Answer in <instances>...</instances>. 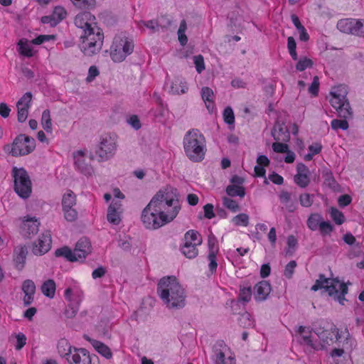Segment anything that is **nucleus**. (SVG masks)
<instances>
[{
	"instance_id": "nucleus-1",
	"label": "nucleus",
	"mask_w": 364,
	"mask_h": 364,
	"mask_svg": "<svg viewBox=\"0 0 364 364\" xmlns=\"http://www.w3.org/2000/svg\"><path fill=\"white\" fill-rule=\"evenodd\" d=\"M181 210L177 189L166 186L160 188L143 209L141 221L146 229L157 230L173 222Z\"/></svg>"
},
{
	"instance_id": "nucleus-2",
	"label": "nucleus",
	"mask_w": 364,
	"mask_h": 364,
	"mask_svg": "<svg viewBox=\"0 0 364 364\" xmlns=\"http://www.w3.org/2000/svg\"><path fill=\"white\" fill-rule=\"evenodd\" d=\"M296 332L298 341L309 350H323L333 344L334 341L343 343V348L346 349L351 348L355 345V341L346 328L339 331L333 327L330 329L318 328L311 331L309 328L299 326Z\"/></svg>"
},
{
	"instance_id": "nucleus-3",
	"label": "nucleus",
	"mask_w": 364,
	"mask_h": 364,
	"mask_svg": "<svg viewBox=\"0 0 364 364\" xmlns=\"http://www.w3.org/2000/svg\"><path fill=\"white\" fill-rule=\"evenodd\" d=\"M157 294L168 309H178L186 305V291L173 276L164 277L159 281Z\"/></svg>"
},
{
	"instance_id": "nucleus-4",
	"label": "nucleus",
	"mask_w": 364,
	"mask_h": 364,
	"mask_svg": "<svg viewBox=\"0 0 364 364\" xmlns=\"http://www.w3.org/2000/svg\"><path fill=\"white\" fill-rule=\"evenodd\" d=\"M183 143L185 154L190 160L197 162L203 159L206 151L205 139L199 130L188 131Z\"/></svg>"
},
{
	"instance_id": "nucleus-5",
	"label": "nucleus",
	"mask_w": 364,
	"mask_h": 364,
	"mask_svg": "<svg viewBox=\"0 0 364 364\" xmlns=\"http://www.w3.org/2000/svg\"><path fill=\"white\" fill-rule=\"evenodd\" d=\"M323 289L334 300L343 305L345 295L348 293L347 285L338 279H326L321 276L311 287L313 291Z\"/></svg>"
},
{
	"instance_id": "nucleus-6",
	"label": "nucleus",
	"mask_w": 364,
	"mask_h": 364,
	"mask_svg": "<svg viewBox=\"0 0 364 364\" xmlns=\"http://www.w3.org/2000/svg\"><path fill=\"white\" fill-rule=\"evenodd\" d=\"M103 40L104 35L99 27L86 29L80 35V50L85 55H93L102 49Z\"/></svg>"
},
{
	"instance_id": "nucleus-7",
	"label": "nucleus",
	"mask_w": 364,
	"mask_h": 364,
	"mask_svg": "<svg viewBox=\"0 0 364 364\" xmlns=\"http://www.w3.org/2000/svg\"><path fill=\"white\" fill-rule=\"evenodd\" d=\"M272 134L274 139L277 142L272 144V149L274 152L285 154L284 161L287 164H291L294 161L296 155L294 152L289 150V146L287 144L279 142V141H287L289 139V130L284 124L277 123L272 131Z\"/></svg>"
},
{
	"instance_id": "nucleus-8",
	"label": "nucleus",
	"mask_w": 364,
	"mask_h": 364,
	"mask_svg": "<svg viewBox=\"0 0 364 364\" xmlns=\"http://www.w3.org/2000/svg\"><path fill=\"white\" fill-rule=\"evenodd\" d=\"M132 39L124 34L115 36L109 48V55L114 63L123 62L134 51Z\"/></svg>"
},
{
	"instance_id": "nucleus-9",
	"label": "nucleus",
	"mask_w": 364,
	"mask_h": 364,
	"mask_svg": "<svg viewBox=\"0 0 364 364\" xmlns=\"http://www.w3.org/2000/svg\"><path fill=\"white\" fill-rule=\"evenodd\" d=\"M347 90L345 86L333 87L329 94V102L336 109L340 117L348 119L352 116L349 102L346 100Z\"/></svg>"
},
{
	"instance_id": "nucleus-10",
	"label": "nucleus",
	"mask_w": 364,
	"mask_h": 364,
	"mask_svg": "<svg viewBox=\"0 0 364 364\" xmlns=\"http://www.w3.org/2000/svg\"><path fill=\"white\" fill-rule=\"evenodd\" d=\"M91 252V245L87 238L80 239L74 250L67 247L58 249L55 251L57 257H63L71 262L82 261Z\"/></svg>"
},
{
	"instance_id": "nucleus-11",
	"label": "nucleus",
	"mask_w": 364,
	"mask_h": 364,
	"mask_svg": "<svg viewBox=\"0 0 364 364\" xmlns=\"http://www.w3.org/2000/svg\"><path fill=\"white\" fill-rule=\"evenodd\" d=\"M36 148L33 138L25 134L18 135L11 144H6L4 147L6 153L14 156H24L32 152Z\"/></svg>"
},
{
	"instance_id": "nucleus-12",
	"label": "nucleus",
	"mask_w": 364,
	"mask_h": 364,
	"mask_svg": "<svg viewBox=\"0 0 364 364\" xmlns=\"http://www.w3.org/2000/svg\"><path fill=\"white\" fill-rule=\"evenodd\" d=\"M12 176L14 191L22 198H27L32 191V183L27 171L23 168L13 167Z\"/></svg>"
},
{
	"instance_id": "nucleus-13",
	"label": "nucleus",
	"mask_w": 364,
	"mask_h": 364,
	"mask_svg": "<svg viewBox=\"0 0 364 364\" xmlns=\"http://www.w3.org/2000/svg\"><path fill=\"white\" fill-rule=\"evenodd\" d=\"M55 39L56 36L55 35H39L31 41L22 38L17 43V50L20 55L31 58L37 52L32 45L38 46L46 42L54 41Z\"/></svg>"
},
{
	"instance_id": "nucleus-14",
	"label": "nucleus",
	"mask_w": 364,
	"mask_h": 364,
	"mask_svg": "<svg viewBox=\"0 0 364 364\" xmlns=\"http://www.w3.org/2000/svg\"><path fill=\"white\" fill-rule=\"evenodd\" d=\"M114 198L107 208V219L112 225H119L122 218L123 207L122 200L124 198V194L119 188L113 190Z\"/></svg>"
},
{
	"instance_id": "nucleus-15",
	"label": "nucleus",
	"mask_w": 364,
	"mask_h": 364,
	"mask_svg": "<svg viewBox=\"0 0 364 364\" xmlns=\"http://www.w3.org/2000/svg\"><path fill=\"white\" fill-rule=\"evenodd\" d=\"M64 296L68 302L65 314L68 318H73L79 310L80 304L83 299V292L77 285H74L65 289Z\"/></svg>"
},
{
	"instance_id": "nucleus-16",
	"label": "nucleus",
	"mask_w": 364,
	"mask_h": 364,
	"mask_svg": "<svg viewBox=\"0 0 364 364\" xmlns=\"http://www.w3.org/2000/svg\"><path fill=\"white\" fill-rule=\"evenodd\" d=\"M117 148V136L107 134L101 136L96 154L101 161H107L114 156Z\"/></svg>"
},
{
	"instance_id": "nucleus-17",
	"label": "nucleus",
	"mask_w": 364,
	"mask_h": 364,
	"mask_svg": "<svg viewBox=\"0 0 364 364\" xmlns=\"http://www.w3.org/2000/svg\"><path fill=\"white\" fill-rule=\"evenodd\" d=\"M73 160L75 168L85 176H92L95 170L91 165L92 158L85 149L77 150L73 153Z\"/></svg>"
},
{
	"instance_id": "nucleus-18",
	"label": "nucleus",
	"mask_w": 364,
	"mask_h": 364,
	"mask_svg": "<svg viewBox=\"0 0 364 364\" xmlns=\"http://www.w3.org/2000/svg\"><path fill=\"white\" fill-rule=\"evenodd\" d=\"M307 227L312 231L319 230L323 236L329 235L333 230V226L329 221H325L321 214L312 213L308 218Z\"/></svg>"
},
{
	"instance_id": "nucleus-19",
	"label": "nucleus",
	"mask_w": 364,
	"mask_h": 364,
	"mask_svg": "<svg viewBox=\"0 0 364 364\" xmlns=\"http://www.w3.org/2000/svg\"><path fill=\"white\" fill-rule=\"evenodd\" d=\"M19 232L24 237H31L38 231L40 223L36 217L30 215L21 218L19 220Z\"/></svg>"
},
{
	"instance_id": "nucleus-20",
	"label": "nucleus",
	"mask_w": 364,
	"mask_h": 364,
	"mask_svg": "<svg viewBox=\"0 0 364 364\" xmlns=\"http://www.w3.org/2000/svg\"><path fill=\"white\" fill-rule=\"evenodd\" d=\"M68 363L70 364H99V360L96 355H91L86 349L74 348L70 362Z\"/></svg>"
},
{
	"instance_id": "nucleus-21",
	"label": "nucleus",
	"mask_w": 364,
	"mask_h": 364,
	"mask_svg": "<svg viewBox=\"0 0 364 364\" xmlns=\"http://www.w3.org/2000/svg\"><path fill=\"white\" fill-rule=\"evenodd\" d=\"M214 364H235V359L230 349L224 343L215 348Z\"/></svg>"
},
{
	"instance_id": "nucleus-22",
	"label": "nucleus",
	"mask_w": 364,
	"mask_h": 364,
	"mask_svg": "<svg viewBox=\"0 0 364 364\" xmlns=\"http://www.w3.org/2000/svg\"><path fill=\"white\" fill-rule=\"evenodd\" d=\"M337 28L343 33L360 35L363 21L355 18H344L338 22Z\"/></svg>"
},
{
	"instance_id": "nucleus-23",
	"label": "nucleus",
	"mask_w": 364,
	"mask_h": 364,
	"mask_svg": "<svg viewBox=\"0 0 364 364\" xmlns=\"http://www.w3.org/2000/svg\"><path fill=\"white\" fill-rule=\"evenodd\" d=\"M51 247V235L49 231L41 233L33 245L32 252L36 255H43L49 251Z\"/></svg>"
},
{
	"instance_id": "nucleus-24",
	"label": "nucleus",
	"mask_w": 364,
	"mask_h": 364,
	"mask_svg": "<svg viewBox=\"0 0 364 364\" xmlns=\"http://www.w3.org/2000/svg\"><path fill=\"white\" fill-rule=\"evenodd\" d=\"M31 93L26 92L17 102V116L19 122H23L26 120L28 115V109L31 105Z\"/></svg>"
},
{
	"instance_id": "nucleus-25",
	"label": "nucleus",
	"mask_w": 364,
	"mask_h": 364,
	"mask_svg": "<svg viewBox=\"0 0 364 364\" xmlns=\"http://www.w3.org/2000/svg\"><path fill=\"white\" fill-rule=\"evenodd\" d=\"M75 24L82 29V33L86 29L97 27L95 23V17L90 12H82L77 14L75 18Z\"/></svg>"
},
{
	"instance_id": "nucleus-26",
	"label": "nucleus",
	"mask_w": 364,
	"mask_h": 364,
	"mask_svg": "<svg viewBox=\"0 0 364 364\" xmlns=\"http://www.w3.org/2000/svg\"><path fill=\"white\" fill-rule=\"evenodd\" d=\"M67 12L63 6L55 7L50 16H45L41 18V22L44 24H50L51 26H56L60 21L65 18Z\"/></svg>"
},
{
	"instance_id": "nucleus-27",
	"label": "nucleus",
	"mask_w": 364,
	"mask_h": 364,
	"mask_svg": "<svg viewBox=\"0 0 364 364\" xmlns=\"http://www.w3.org/2000/svg\"><path fill=\"white\" fill-rule=\"evenodd\" d=\"M166 89L173 95H182L188 91V85L185 80L176 77L166 83Z\"/></svg>"
},
{
	"instance_id": "nucleus-28",
	"label": "nucleus",
	"mask_w": 364,
	"mask_h": 364,
	"mask_svg": "<svg viewBox=\"0 0 364 364\" xmlns=\"http://www.w3.org/2000/svg\"><path fill=\"white\" fill-rule=\"evenodd\" d=\"M272 288L267 281H261L254 287L253 296L256 301H262L267 299Z\"/></svg>"
},
{
	"instance_id": "nucleus-29",
	"label": "nucleus",
	"mask_w": 364,
	"mask_h": 364,
	"mask_svg": "<svg viewBox=\"0 0 364 364\" xmlns=\"http://www.w3.org/2000/svg\"><path fill=\"white\" fill-rule=\"evenodd\" d=\"M297 173L294 176V182L300 187L304 188L309 183V169L303 164H299L296 167Z\"/></svg>"
},
{
	"instance_id": "nucleus-30",
	"label": "nucleus",
	"mask_w": 364,
	"mask_h": 364,
	"mask_svg": "<svg viewBox=\"0 0 364 364\" xmlns=\"http://www.w3.org/2000/svg\"><path fill=\"white\" fill-rule=\"evenodd\" d=\"M201 97L208 112L213 113L215 110V95L213 90L208 87L201 89Z\"/></svg>"
},
{
	"instance_id": "nucleus-31",
	"label": "nucleus",
	"mask_w": 364,
	"mask_h": 364,
	"mask_svg": "<svg viewBox=\"0 0 364 364\" xmlns=\"http://www.w3.org/2000/svg\"><path fill=\"white\" fill-rule=\"evenodd\" d=\"M84 338L91 343L95 350L102 356L107 359L112 358V353L110 348L105 343L95 339H91L87 336H85Z\"/></svg>"
},
{
	"instance_id": "nucleus-32",
	"label": "nucleus",
	"mask_w": 364,
	"mask_h": 364,
	"mask_svg": "<svg viewBox=\"0 0 364 364\" xmlns=\"http://www.w3.org/2000/svg\"><path fill=\"white\" fill-rule=\"evenodd\" d=\"M22 291L24 293L23 302L26 305H29L33 300L36 291V286L32 280L27 279L22 284Z\"/></svg>"
},
{
	"instance_id": "nucleus-33",
	"label": "nucleus",
	"mask_w": 364,
	"mask_h": 364,
	"mask_svg": "<svg viewBox=\"0 0 364 364\" xmlns=\"http://www.w3.org/2000/svg\"><path fill=\"white\" fill-rule=\"evenodd\" d=\"M257 165L255 167V174L258 177L265 176V167L269 164V159L264 155H259L257 159Z\"/></svg>"
},
{
	"instance_id": "nucleus-34",
	"label": "nucleus",
	"mask_w": 364,
	"mask_h": 364,
	"mask_svg": "<svg viewBox=\"0 0 364 364\" xmlns=\"http://www.w3.org/2000/svg\"><path fill=\"white\" fill-rule=\"evenodd\" d=\"M77 203L76 195L70 190L67 191L62 197V210L75 208Z\"/></svg>"
},
{
	"instance_id": "nucleus-35",
	"label": "nucleus",
	"mask_w": 364,
	"mask_h": 364,
	"mask_svg": "<svg viewBox=\"0 0 364 364\" xmlns=\"http://www.w3.org/2000/svg\"><path fill=\"white\" fill-rule=\"evenodd\" d=\"M184 243L198 246L202 243V237L197 231L191 230L184 235Z\"/></svg>"
},
{
	"instance_id": "nucleus-36",
	"label": "nucleus",
	"mask_w": 364,
	"mask_h": 364,
	"mask_svg": "<svg viewBox=\"0 0 364 364\" xmlns=\"http://www.w3.org/2000/svg\"><path fill=\"white\" fill-rule=\"evenodd\" d=\"M71 345L66 340H61L58 345V350L59 353L68 362H70V357L73 350Z\"/></svg>"
},
{
	"instance_id": "nucleus-37",
	"label": "nucleus",
	"mask_w": 364,
	"mask_h": 364,
	"mask_svg": "<svg viewBox=\"0 0 364 364\" xmlns=\"http://www.w3.org/2000/svg\"><path fill=\"white\" fill-rule=\"evenodd\" d=\"M218 249L214 243L209 242V253H208V261H209V269L211 272H213L217 269L216 255Z\"/></svg>"
},
{
	"instance_id": "nucleus-38",
	"label": "nucleus",
	"mask_w": 364,
	"mask_h": 364,
	"mask_svg": "<svg viewBox=\"0 0 364 364\" xmlns=\"http://www.w3.org/2000/svg\"><path fill=\"white\" fill-rule=\"evenodd\" d=\"M41 124L43 129L48 134L53 132V124L49 109H45L41 114Z\"/></svg>"
},
{
	"instance_id": "nucleus-39",
	"label": "nucleus",
	"mask_w": 364,
	"mask_h": 364,
	"mask_svg": "<svg viewBox=\"0 0 364 364\" xmlns=\"http://www.w3.org/2000/svg\"><path fill=\"white\" fill-rule=\"evenodd\" d=\"M15 262L18 268L23 267L27 255V249L25 247H18L15 249Z\"/></svg>"
},
{
	"instance_id": "nucleus-40",
	"label": "nucleus",
	"mask_w": 364,
	"mask_h": 364,
	"mask_svg": "<svg viewBox=\"0 0 364 364\" xmlns=\"http://www.w3.org/2000/svg\"><path fill=\"white\" fill-rule=\"evenodd\" d=\"M41 290L45 296L49 298H53L55 292V284L54 281L49 279L45 282L41 287Z\"/></svg>"
},
{
	"instance_id": "nucleus-41",
	"label": "nucleus",
	"mask_w": 364,
	"mask_h": 364,
	"mask_svg": "<svg viewBox=\"0 0 364 364\" xmlns=\"http://www.w3.org/2000/svg\"><path fill=\"white\" fill-rule=\"evenodd\" d=\"M328 213L330 214L331 218L336 225H341L345 222V215L341 211H340L337 208L331 207L328 210Z\"/></svg>"
},
{
	"instance_id": "nucleus-42",
	"label": "nucleus",
	"mask_w": 364,
	"mask_h": 364,
	"mask_svg": "<svg viewBox=\"0 0 364 364\" xmlns=\"http://www.w3.org/2000/svg\"><path fill=\"white\" fill-rule=\"evenodd\" d=\"M227 194L229 196H239L243 198L245 195V188L239 185H230L226 188Z\"/></svg>"
},
{
	"instance_id": "nucleus-43",
	"label": "nucleus",
	"mask_w": 364,
	"mask_h": 364,
	"mask_svg": "<svg viewBox=\"0 0 364 364\" xmlns=\"http://www.w3.org/2000/svg\"><path fill=\"white\" fill-rule=\"evenodd\" d=\"M182 253L189 259L196 257L198 255L197 246L183 243L181 247Z\"/></svg>"
},
{
	"instance_id": "nucleus-44",
	"label": "nucleus",
	"mask_w": 364,
	"mask_h": 364,
	"mask_svg": "<svg viewBox=\"0 0 364 364\" xmlns=\"http://www.w3.org/2000/svg\"><path fill=\"white\" fill-rule=\"evenodd\" d=\"M252 292L250 287H240L238 299L240 301L248 302L252 298Z\"/></svg>"
},
{
	"instance_id": "nucleus-45",
	"label": "nucleus",
	"mask_w": 364,
	"mask_h": 364,
	"mask_svg": "<svg viewBox=\"0 0 364 364\" xmlns=\"http://www.w3.org/2000/svg\"><path fill=\"white\" fill-rule=\"evenodd\" d=\"M249 216L245 213H240L232 219V223L237 226L247 227L249 224Z\"/></svg>"
},
{
	"instance_id": "nucleus-46",
	"label": "nucleus",
	"mask_w": 364,
	"mask_h": 364,
	"mask_svg": "<svg viewBox=\"0 0 364 364\" xmlns=\"http://www.w3.org/2000/svg\"><path fill=\"white\" fill-rule=\"evenodd\" d=\"M62 211L66 221L72 223L77 219L78 213L75 208L63 209Z\"/></svg>"
},
{
	"instance_id": "nucleus-47",
	"label": "nucleus",
	"mask_w": 364,
	"mask_h": 364,
	"mask_svg": "<svg viewBox=\"0 0 364 364\" xmlns=\"http://www.w3.org/2000/svg\"><path fill=\"white\" fill-rule=\"evenodd\" d=\"M15 338L14 346L16 350H21L26 344V336L21 332L12 335Z\"/></svg>"
},
{
	"instance_id": "nucleus-48",
	"label": "nucleus",
	"mask_w": 364,
	"mask_h": 364,
	"mask_svg": "<svg viewBox=\"0 0 364 364\" xmlns=\"http://www.w3.org/2000/svg\"><path fill=\"white\" fill-rule=\"evenodd\" d=\"M73 4L80 9H90L95 6V0H71Z\"/></svg>"
},
{
	"instance_id": "nucleus-49",
	"label": "nucleus",
	"mask_w": 364,
	"mask_h": 364,
	"mask_svg": "<svg viewBox=\"0 0 364 364\" xmlns=\"http://www.w3.org/2000/svg\"><path fill=\"white\" fill-rule=\"evenodd\" d=\"M312 65H313V62L311 59L306 58V57H303L299 60V61L296 65V69L298 71H303L308 68H311L312 66Z\"/></svg>"
},
{
	"instance_id": "nucleus-50",
	"label": "nucleus",
	"mask_w": 364,
	"mask_h": 364,
	"mask_svg": "<svg viewBox=\"0 0 364 364\" xmlns=\"http://www.w3.org/2000/svg\"><path fill=\"white\" fill-rule=\"evenodd\" d=\"M223 205L225 208L233 213L239 210V205L237 202L230 198L225 197L223 198Z\"/></svg>"
},
{
	"instance_id": "nucleus-51",
	"label": "nucleus",
	"mask_w": 364,
	"mask_h": 364,
	"mask_svg": "<svg viewBox=\"0 0 364 364\" xmlns=\"http://www.w3.org/2000/svg\"><path fill=\"white\" fill-rule=\"evenodd\" d=\"M224 121L229 125L233 126L235 123V114L231 107H228L223 112Z\"/></svg>"
},
{
	"instance_id": "nucleus-52",
	"label": "nucleus",
	"mask_w": 364,
	"mask_h": 364,
	"mask_svg": "<svg viewBox=\"0 0 364 364\" xmlns=\"http://www.w3.org/2000/svg\"><path fill=\"white\" fill-rule=\"evenodd\" d=\"M287 48L291 58L296 60H297V53H296V44L294 38L291 36L287 38Z\"/></svg>"
},
{
	"instance_id": "nucleus-53",
	"label": "nucleus",
	"mask_w": 364,
	"mask_h": 364,
	"mask_svg": "<svg viewBox=\"0 0 364 364\" xmlns=\"http://www.w3.org/2000/svg\"><path fill=\"white\" fill-rule=\"evenodd\" d=\"M193 60L196 71L201 73L205 68L203 57L201 55H195Z\"/></svg>"
},
{
	"instance_id": "nucleus-54",
	"label": "nucleus",
	"mask_w": 364,
	"mask_h": 364,
	"mask_svg": "<svg viewBox=\"0 0 364 364\" xmlns=\"http://www.w3.org/2000/svg\"><path fill=\"white\" fill-rule=\"evenodd\" d=\"M331 128L334 130L338 129L346 130L348 128V123L346 119H333L331 123Z\"/></svg>"
},
{
	"instance_id": "nucleus-55",
	"label": "nucleus",
	"mask_w": 364,
	"mask_h": 364,
	"mask_svg": "<svg viewBox=\"0 0 364 364\" xmlns=\"http://www.w3.org/2000/svg\"><path fill=\"white\" fill-rule=\"evenodd\" d=\"M158 26H159L158 23L154 20H151V21H141L138 23V27L140 29H143L144 27H146L148 29H149L151 32H154L158 28Z\"/></svg>"
},
{
	"instance_id": "nucleus-56",
	"label": "nucleus",
	"mask_w": 364,
	"mask_h": 364,
	"mask_svg": "<svg viewBox=\"0 0 364 364\" xmlns=\"http://www.w3.org/2000/svg\"><path fill=\"white\" fill-rule=\"evenodd\" d=\"M240 323L245 328L254 326V321L252 316L247 313H245L240 316Z\"/></svg>"
},
{
	"instance_id": "nucleus-57",
	"label": "nucleus",
	"mask_w": 364,
	"mask_h": 364,
	"mask_svg": "<svg viewBox=\"0 0 364 364\" xmlns=\"http://www.w3.org/2000/svg\"><path fill=\"white\" fill-rule=\"evenodd\" d=\"M100 74V71L97 66L92 65L90 67L88 70L87 76L86 77V82H92L97 76H98Z\"/></svg>"
},
{
	"instance_id": "nucleus-58",
	"label": "nucleus",
	"mask_w": 364,
	"mask_h": 364,
	"mask_svg": "<svg viewBox=\"0 0 364 364\" xmlns=\"http://www.w3.org/2000/svg\"><path fill=\"white\" fill-rule=\"evenodd\" d=\"M296 267V263L295 261L289 262L284 269V274L287 278H291L294 274V269Z\"/></svg>"
},
{
	"instance_id": "nucleus-59",
	"label": "nucleus",
	"mask_w": 364,
	"mask_h": 364,
	"mask_svg": "<svg viewBox=\"0 0 364 364\" xmlns=\"http://www.w3.org/2000/svg\"><path fill=\"white\" fill-rule=\"evenodd\" d=\"M300 203L304 207H309L313 203L312 196L308 193L301 194L299 197Z\"/></svg>"
},
{
	"instance_id": "nucleus-60",
	"label": "nucleus",
	"mask_w": 364,
	"mask_h": 364,
	"mask_svg": "<svg viewBox=\"0 0 364 364\" xmlns=\"http://www.w3.org/2000/svg\"><path fill=\"white\" fill-rule=\"evenodd\" d=\"M319 89V80L318 77L315 76L313 79V81L311 85L309 87V92L314 96H316L318 92Z\"/></svg>"
},
{
	"instance_id": "nucleus-61",
	"label": "nucleus",
	"mask_w": 364,
	"mask_h": 364,
	"mask_svg": "<svg viewBox=\"0 0 364 364\" xmlns=\"http://www.w3.org/2000/svg\"><path fill=\"white\" fill-rule=\"evenodd\" d=\"M128 124L135 129L141 127L140 121L136 115H132L127 119Z\"/></svg>"
},
{
	"instance_id": "nucleus-62",
	"label": "nucleus",
	"mask_w": 364,
	"mask_h": 364,
	"mask_svg": "<svg viewBox=\"0 0 364 364\" xmlns=\"http://www.w3.org/2000/svg\"><path fill=\"white\" fill-rule=\"evenodd\" d=\"M203 210H204V215L206 218L212 219L213 218L215 217L213 205L209 204V203L206 204L203 207Z\"/></svg>"
},
{
	"instance_id": "nucleus-63",
	"label": "nucleus",
	"mask_w": 364,
	"mask_h": 364,
	"mask_svg": "<svg viewBox=\"0 0 364 364\" xmlns=\"http://www.w3.org/2000/svg\"><path fill=\"white\" fill-rule=\"evenodd\" d=\"M269 179L273 183H275V184H277V185H281L284 182V179H283L282 176H281L280 175H279V174H277L276 173H272L269 174Z\"/></svg>"
},
{
	"instance_id": "nucleus-64",
	"label": "nucleus",
	"mask_w": 364,
	"mask_h": 364,
	"mask_svg": "<svg viewBox=\"0 0 364 364\" xmlns=\"http://www.w3.org/2000/svg\"><path fill=\"white\" fill-rule=\"evenodd\" d=\"M351 202V198L348 195H343L338 198V203L341 207H345L350 204Z\"/></svg>"
}]
</instances>
